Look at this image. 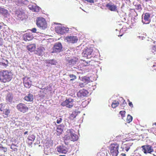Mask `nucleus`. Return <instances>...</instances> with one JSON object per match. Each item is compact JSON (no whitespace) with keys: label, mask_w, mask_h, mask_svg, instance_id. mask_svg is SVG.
Instances as JSON below:
<instances>
[{"label":"nucleus","mask_w":156,"mask_h":156,"mask_svg":"<svg viewBox=\"0 0 156 156\" xmlns=\"http://www.w3.org/2000/svg\"><path fill=\"white\" fill-rule=\"evenodd\" d=\"M12 74L11 71L7 70H3L0 71V81L2 83H7L11 80Z\"/></svg>","instance_id":"1"},{"label":"nucleus","mask_w":156,"mask_h":156,"mask_svg":"<svg viewBox=\"0 0 156 156\" xmlns=\"http://www.w3.org/2000/svg\"><path fill=\"white\" fill-rule=\"evenodd\" d=\"M119 145L117 143L111 144L108 147L110 154L112 156H117L118 154Z\"/></svg>","instance_id":"2"},{"label":"nucleus","mask_w":156,"mask_h":156,"mask_svg":"<svg viewBox=\"0 0 156 156\" xmlns=\"http://www.w3.org/2000/svg\"><path fill=\"white\" fill-rule=\"evenodd\" d=\"M37 26L41 29H45L47 27V23L45 18L42 17H37L36 20Z\"/></svg>","instance_id":"3"},{"label":"nucleus","mask_w":156,"mask_h":156,"mask_svg":"<svg viewBox=\"0 0 156 156\" xmlns=\"http://www.w3.org/2000/svg\"><path fill=\"white\" fill-rule=\"evenodd\" d=\"M17 110L20 112L25 113L28 112L29 108L26 104L23 103H20L16 106Z\"/></svg>","instance_id":"4"},{"label":"nucleus","mask_w":156,"mask_h":156,"mask_svg":"<svg viewBox=\"0 0 156 156\" xmlns=\"http://www.w3.org/2000/svg\"><path fill=\"white\" fill-rule=\"evenodd\" d=\"M15 16L18 20H23L26 17L24 10H18L16 11Z\"/></svg>","instance_id":"5"},{"label":"nucleus","mask_w":156,"mask_h":156,"mask_svg":"<svg viewBox=\"0 0 156 156\" xmlns=\"http://www.w3.org/2000/svg\"><path fill=\"white\" fill-rule=\"evenodd\" d=\"M78 138V136L75 133L74 130H69V133L68 136H66V139L69 140L71 141H75L77 140Z\"/></svg>","instance_id":"6"},{"label":"nucleus","mask_w":156,"mask_h":156,"mask_svg":"<svg viewBox=\"0 0 156 156\" xmlns=\"http://www.w3.org/2000/svg\"><path fill=\"white\" fill-rule=\"evenodd\" d=\"M74 100L72 98L67 99L61 103V105L62 106H66V108H72Z\"/></svg>","instance_id":"7"},{"label":"nucleus","mask_w":156,"mask_h":156,"mask_svg":"<svg viewBox=\"0 0 156 156\" xmlns=\"http://www.w3.org/2000/svg\"><path fill=\"white\" fill-rule=\"evenodd\" d=\"M142 151L145 154L147 153H152L154 152L153 147L150 145H145L141 146Z\"/></svg>","instance_id":"8"},{"label":"nucleus","mask_w":156,"mask_h":156,"mask_svg":"<svg viewBox=\"0 0 156 156\" xmlns=\"http://www.w3.org/2000/svg\"><path fill=\"white\" fill-rule=\"evenodd\" d=\"M23 83L25 87L27 88H29L31 86L32 81L30 77L25 76L23 78Z\"/></svg>","instance_id":"9"},{"label":"nucleus","mask_w":156,"mask_h":156,"mask_svg":"<svg viewBox=\"0 0 156 156\" xmlns=\"http://www.w3.org/2000/svg\"><path fill=\"white\" fill-rule=\"evenodd\" d=\"M67 28L61 26H57L55 27V30L56 33L63 34L64 33H66Z\"/></svg>","instance_id":"10"},{"label":"nucleus","mask_w":156,"mask_h":156,"mask_svg":"<svg viewBox=\"0 0 156 156\" xmlns=\"http://www.w3.org/2000/svg\"><path fill=\"white\" fill-rule=\"evenodd\" d=\"M62 48V45L61 43H56L53 47V51H52V53L60 52Z\"/></svg>","instance_id":"11"},{"label":"nucleus","mask_w":156,"mask_h":156,"mask_svg":"<svg viewBox=\"0 0 156 156\" xmlns=\"http://www.w3.org/2000/svg\"><path fill=\"white\" fill-rule=\"evenodd\" d=\"M65 40H66V41L68 43H76L78 41V38L76 36H68L66 37Z\"/></svg>","instance_id":"12"},{"label":"nucleus","mask_w":156,"mask_h":156,"mask_svg":"<svg viewBox=\"0 0 156 156\" xmlns=\"http://www.w3.org/2000/svg\"><path fill=\"white\" fill-rule=\"evenodd\" d=\"M93 50L92 48H87L83 51V56L87 58H90L92 57Z\"/></svg>","instance_id":"13"},{"label":"nucleus","mask_w":156,"mask_h":156,"mask_svg":"<svg viewBox=\"0 0 156 156\" xmlns=\"http://www.w3.org/2000/svg\"><path fill=\"white\" fill-rule=\"evenodd\" d=\"M106 6L109 10L112 11H117L118 12V9L116 5L112 4V3H109L106 4Z\"/></svg>","instance_id":"14"},{"label":"nucleus","mask_w":156,"mask_h":156,"mask_svg":"<svg viewBox=\"0 0 156 156\" xmlns=\"http://www.w3.org/2000/svg\"><path fill=\"white\" fill-rule=\"evenodd\" d=\"M150 15V14L149 13H146L143 14L142 16H143V21L145 24H148L150 23L151 21Z\"/></svg>","instance_id":"15"},{"label":"nucleus","mask_w":156,"mask_h":156,"mask_svg":"<svg viewBox=\"0 0 156 156\" xmlns=\"http://www.w3.org/2000/svg\"><path fill=\"white\" fill-rule=\"evenodd\" d=\"M88 94V92L87 90L85 89H82L77 92V95L78 97H80V98H83L85 96H87Z\"/></svg>","instance_id":"16"},{"label":"nucleus","mask_w":156,"mask_h":156,"mask_svg":"<svg viewBox=\"0 0 156 156\" xmlns=\"http://www.w3.org/2000/svg\"><path fill=\"white\" fill-rule=\"evenodd\" d=\"M57 151L60 153H66L67 152L66 147L63 146H59L57 147Z\"/></svg>","instance_id":"17"},{"label":"nucleus","mask_w":156,"mask_h":156,"mask_svg":"<svg viewBox=\"0 0 156 156\" xmlns=\"http://www.w3.org/2000/svg\"><path fill=\"white\" fill-rule=\"evenodd\" d=\"M34 37L30 34H25L23 36V39L25 41H30L32 40Z\"/></svg>","instance_id":"18"},{"label":"nucleus","mask_w":156,"mask_h":156,"mask_svg":"<svg viewBox=\"0 0 156 156\" xmlns=\"http://www.w3.org/2000/svg\"><path fill=\"white\" fill-rule=\"evenodd\" d=\"M29 9L34 12H38L40 10V8L38 6L33 5H29Z\"/></svg>","instance_id":"19"},{"label":"nucleus","mask_w":156,"mask_h":156,"mask_svg":"<svg viewBox=\"0 0 156 156\" xmlns=\"http://www.w3.org/2000/svg\"><path fill=\"white\" fill-rule=\"evenodd\" d=\"M24 99L25 101H32L34 99V96L32 94L29 93L28 94L27 96H26L24 97Z\"/></svg>","instance_id":"20"},{"label":"nucleus","mask_w":156,"mask_h":156,"mask_svg":"<svg viewBox=\"0 0 156 156\" xmlns=\"http://www.w3.org/2000/svg\"><path fill=\"white\" fill-rule=\"evenodd\" d=\"M8 64V61L6 59L2 58L0 59V65L4 67L7 66Z\"/></svg>","instance_id":"21"},{"label":"nucleus","mask_w":156,"mask_h":156,"mask_svg":"<svg viewBox=\"0 0 156 156\" xmlns=\"http://www.w3.org/2000/svg\"><path fill=\"white\" fill-rule=\"evenodd\" d=\"M27 49L29 51L32 52V51H34L36 48V45L34 44H30L27 45Z\"/></svg>","instance_id":"22"},{"label":"nucleus","mask_w":156,"mask_h":156,"mask_svg":"<svg viewBox=\"0 0 156 156\" xmlns=\"http://www.w3.org/2000/svg\"><path fill=\"white\" fill-rule=\"evenodd\" d=\"M6 99L7 101L11 102L13 99V96L12 94H8L6 97Z\"/></svg>","instance_id":"23"},{"label":"nucleus","mask_w":156,"mask_h":156,"mask_svg":"<svg viewBox=\"0 0 156 156\" xmlns=\"http://www.w3.org/2000/svg\"><path fill=\"white\" fill-rule=\"evenodd\" d=\"M10 113V111L9 109H5L3 111V114L4 115H3L4 118H6L9 115Z\"/></svg>","instance_id":"24"},{"label":"nucleus","mask_w":156,"mask_h":156,"mask_svg":"<svg viewBox=\"0 0 156 156\" xmlns=\"http://www.w3.org/2000/svg\"><path fill=\"white\" fill-rule=\"evenodd\" d=\"M119 101H114L112 103V107L113 108H116L117 106H119Z\"/></svg>","instance_id":"25"},{"label":"nucleus","mask_w":156,"mask_h":156,"mask_svg":"<svg viewBox=\"0 0 156 156\" xmlns=\"http://www.w3.org/2000/svg\"><path fill=\"white\" fill-rule=\"evenodd\" d=\"M124 149H125L126 151H128L130 148V147L131 146V144L129 143H126L124 144Z\"/></svg>","instance_id":"26"},{"label":"nucleus","mask_w":156,"mask_h":156,"mask_svg":"<svg viewBox=\"0 0 156 156\" xmlns=\"http://www.w3.org/2000/svg\"><path fill=\"white\" fill-rule=\"evenodd\" d=\"M61 126L62 125H58L57 126V131L59 134H61L63 131V129L61 127Z\"/></svg>","instance_id":"27"},{"label":"nucleus","mask_w":156,"mask_h":156,"mask_svg":"<svg viewBox=\"0 0 156 156\" xmlns=\"http://www.w3.org/2000/svg\"><path fill=\"white\" fill-rule=\"evenodd\" d=\"M76 112H73V113L71 114V115L69 116V118L70 119H75V118H76Z\"/></svg>","instance_id":"28"},{"label":"nucleus","mask_w":156,"mask_h":156,"mask_svg":"<svg viewBox=\"0 0 156 156\" xmlns=\"http://www.w3.org/2000/svg\"><path fill=\"white\" fill-rule=\"evenodd\" d=\"M0 151L5 152L7 151V148L5 147H3L2 145L0 144Z\"/></svg>","instance_id":"29"},{"label":"nucleus","mask_w":156,"mask_h":156,"mask_svg":"<svg viewBox=\"0 0 156 156\" xmlns=\"http://www.w3.org/2000/svg\"><path fill=\"white\" fill-rule=\"evenodd\" d=\"M132 120L133 117L132 116L130 115H128L126 119L127 122L129 123V122H130L132 121Z\"/></svg>","instance_id":"30"},{"label":"nucleus","mask_w":156,"mask_h":156,"mask_svg":"<svg viewBox=\"0 0 156 156\" xmlns=\"http://www.w3.org/2000/svg\"><path fill=\"white\" fill-rule=\"evenodd\" d=\"M47 62L48 63L50 64H51V65H56L57 63L53 59L48 61Z\"/></svg>","instance_id":"31"},{"label":"nucleus","mask_w":156,"mask_h":156,"mask_svg":"<svg viewBox=\"0 0 156 156\" xmlns=\"http://www.w3.org/2000/svg\"><path fill=\"white\" fill-rule=\"evenodd\" d=\"M35 139V136L33 134L30 135L28 136V139L29 140H31V141H34Z\"/></svg>","instance_id":"32"},{"label":"nucleus","mask_w":156,"mask_h":156,"mask_svg":"<svg viewBox=\"0 0 156 156\" xmlns=\"http://www.w3.org/2000/svg\"><path fill=\"white\" fill-rule=\"evenodd\" d=\"M10 148L14 151H17V149L16 147V146L14 144H12Z\"/></svg>","instance_id":"33"},{"label":"nucleus","mask_w":156,"mask_h":156,"mask_svg":"<svg viewBox=\"0 0 156 156\" xmlns=\"http://www.w3.org/2000/svg\"><path fill=\"white\" fill-rule=\"evenodd\" d=\"M69 76L71 78L70 80V81H72V80H74V79H76V76L75 75H74V74H71L69 75Z\"/></svg>","instance_id":"34"},{"label":"nucleus","mask_w":156,"mask_h":156,"mask_svg":"<svg viewBox=\"0 0 156 156\" xmlns=\"http://www.w3.org/2000/svg\"><path fill=\"white\" fill-rule=\"evenodd\" d=\"M120 114L121 115L122 118H124L125 117L126 114V111H121L119 112Z\"/></svg>","instance_id":"35"},{"label":"nucleus","mask_w":156,"mask_h":156,"mask_svg":"<svg viewBox=\"0 0 156 156\" xmlns=\"http://www.w3.org/2000/svg\"><path fill=\"white\" fill-rule=\"evenodd\" d=\"M6 12V10L5 9L0 7V12L1 13H5Z\"/></svg>","instance_id":"36"},{"label":"nucleus","mask_w":156,"mask_h":156,"mask_svg":"<svg viewBox=\"0 0 156 156\" xmlns=\"http://www.w3.org/2000/svg\"><path fill=\"white\" fill-rule=\"evenodd\" d=\"M63 119L62 118L60 117L58 119L56 120V123H61L62 122Z\"/></svg>","instance_id":"37"},{"label":"nucleus","mask_w":156,"mask_h":156,"mask_svg":"<svg viewBox=\"0 0 156 156\" xmlns=\"http://www.w3.org/2000/svg\"><path fill=\"white\" fill-rule=\"evenodd\" d=\"M128 101L129 102V106H130V107H131V108H133V105L132 102H131V101H130L129 100V99L128 100Z\"/></svg>","instance_id":"38"},{"label":"nucleus","mask_w":156,"mask_h":156,"mask_svg":"<svg viewBox=\"0 0 156 156\" xmlns=\"http://www.w3.org/2000/svg\"><path fill=\"white\" fill-rule=\"evenodd\" d=\"M4 108L3 104V103H0V110L2 111L3 109Z\"/></svg>","instance_id":"39"},{"label":"nucleus","mask_w":156,"mask_h":156,"mask_svg":"<svg viewBox=\"0 0 156 156\" xmlns=\"http://www.w3.org/2000/svg\"><path fill=\"white\" fill-rule=\"evenodd\" d=\"M136 9H141V5L140 4L137 5L136 6Z\"/></svg>","instance_id":"40"},{"label":"nucleus","mask_w":156,"mask_h":156,"mask_svg":"<svg viewBox=\"0 0 156 156\" xmlns=\"http://www.w3.org/2000/svg\"><path fill=\"white\" fill-rule=\"evenodd\" d=\"M82 81L84 82H87L88 81V80L87 79L86 77H83L82 78Z\"/></svg>","instance_id":"41"},{"label":"nucleus","mask_w":156,"mask_h":156,"mask_svg":"<svg viewBox=\"0 0 156 156\" xmlns=\"http://www.w3.org/2000/svg\"><path fill=\"white\" fill-rule=\"evenodd\" d=\"M133 156H142V155L138 153H135Z\"/></svg>","instance_id":"42"},{"label":"nucleus","mask_w":156,"mask_h":156,"mask_svg":"<svg viewBox=\"0 0 156 156\" xmlns=\"http://www.w3.org/2000/svg\"><path fill=\"white\" fill-rule=\"evenodd\" d=\"M37 29L36 28H33L31 30V31L33 33H36Z\"/></svg>","instance_id":"43"},{"label":"nucleus","mask_w":156,"mask_h":156,"mask_svg":"<svg viewBox=\"0 0 156 156\" xmlns=\"http://www.w3.org/2000/svg\"><path fill=\"white\" fill-rule=\"evenodd\" d=\"M152 50L153 51H156V45H154L152 48Z\"/></svg>","instance_id":"44"},{"label":"nucleus","mask_w":156,"mask_h":156,"mask_svg":"<svg viewBox=\"0 0 156 156\" xmlns=\"http://www.w3.org/2000/svg\"><path fill=\"white\" fill-rule=\"evenodd\" d=\"M85 1L89 2H91V3H94V0H85Z\"/></svg>","instance_id":"45"},{"label":"nucleus","mask_w":156,"mask_h":156,"mask_svg":"<svg viewBox=\"0 0 156 156\" xmlns=\"http://www.w3.org/2000/svg\"><path fill=\"white\" fill-rule=\"evenodd\" d=\"M2 44H3L2 42V41L1 38V37H0V46H1L2 45Z\"/></svg>","instance_id":"46"},{"label":"nucleus","mask_w":156,"mask_h":156,"mask_svg":"<svg viewBox=\"0 0 156 156\" xmlns=\"http://www.w3.org/2000/svg\"><path fill=\"white\" fill-rule=\"evenodd\" d=\"M80 87H84V85L83 83H80Z\"/></svg>","instance_id":"47"},{"label":"nucleus","mask_w":156,"mask_h":156,"mask_svg":"<svg viewBox=\"0 0 156 156\" xmlns=\"http://www.w3.org/2000/svg\"><path fill=\"white\" fill-rule=\"evenodd\" d=\"M122 100H123V103H122V104H124V105L126 104V101H125V100L123 99H122Z\"/></svg>","instance_id":"48"},{"label":"nucleus","mask_w":156,"mask_h":156,"mask_svg":"<svg viewBox=\"0 0 156 156\" xmlns=\"http://www.w3.org/2000/svg\"><path fill=\"white\" fill-rule=\"evenodd\" d=\"M121 155L122 156H126V155L125 154H123V153H122V154H121Z\"/></svg>","instance_id":"49"},{"label":"nucleus","mask_w":156,"mask_h":156,"mask_svg":"<svg viewBox=\"0 0 156 156\" xmlns=\"http://www.w3.org/2000/svg\"><path fill=\"white\" fill-rule=\"evenodd\" d=\"M28 133V132H27V131H26V132H24V134H27Z\"/></svg>","instance_id":"50"},{"label":"nucleus","mask_w":156,"mask_h":156,"mask_svg":"<svg viewBox=\"0 0 156 156\" xmlns=\"http://www.w3.org/2000/svg\"><path fill=\"white\" fill-rule=\"evenodd\" d=\"M59 156H66L65 155H60Z\"/></svg>","instance_id":"51"},{"label":"nucleus","mask_w":156,"mask_h":156,"mask_svg":"<svg viewBox=\"0 0 156 156\" xmlns=\"http://www.w3.org/2000/svg\"><path fill=\"white\" fill-rule=\"evenodd\" d=\"M1 27H2V26L0 23V29H1Z\"/></svg>","instance_id":"52"},{"label":"nucleus","mask_w":156,"mask_h":156,"mask_svg":"<svg viewBox=\"0 0 156 156\" xmlns=\"http://www.w3.org/2000/svg\"><path fill=\"white\" fill-rule=\"evenodd\" d=\"M144 0L146 2H147V1H149V0Z\"/></svg>","instance_id":"53"},{"label":"nucleus","mask_w":156,"mask_h":156,"mask_svg":"<svg viewBox=\"0 0 156 156\" xmlns=\"http://www.w3.org/2000/svg\"><path fill=\"white\" fill-rule=\"evenodd\" d=\"M122 36V34L120 35H119V36Z\"/></svg>","instance_id":"54"},{"label":"nucleus","mask_w":156,"mask_h":156,"mask_svg":"<svg viewBox=\"0 0 156 156\" xmlns=\"http://www.w3.org/2000/svg\"><path fill=\"white\" fill-rule=\"evenodd\" d=\"M155 66V65H153V67H154V66Z\"/></svg>","instance_id":"55"},{"label":"nucleus","mask_w":156,"mask_h":156,"mask_svg":"<svg viewBox=\"0 0 156 156\" xmlns=\"http://www.w3.org/2000/svg\"><path fill=\"white\" fill-rule=\"evenodd\" d=\"M154 125H156V122L154 123Z\"/></svg>","instance_id":"56"}]
</instances>
